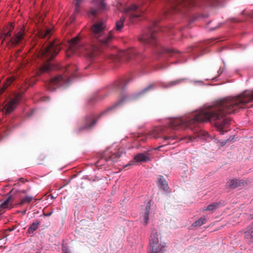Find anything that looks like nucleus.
<instances>
[{
  "mask_svg": "<svg viewBox=\"0 0 253 253\" xmlns=\"http://www.w3.org/2000/svg\"><path fill=\"white\" fill-rule=\"evenodd\" d=\"M253 101V90L247 91L234 97H226L213 102L184 118H177L170 122L175 124L173 128L188 127L198 123L215 121L214 124L221 134L227 132L230 124L228 118H224L227 114L235 113L249 102Z\"/></svg>",
  "mask_w": 253,
  "mask_h": 253,
  "instance_id": "f257e3e1",
  "label": "nucleus"
},
{
  "mask_svg": "<svg viewBox=\"0 0 253 253\" xmlns=\"http://www.w3.org/2000/svg\"><path fill=\"white\" fill-rule=\"evenodd\" d=\"M69 50L67 52L68 56H70L68 52L72 53L80 52L90 59H92L96 56L100 52L98 47L94 45L86 44L82 45L79 42L78 37L72 39L69 42Z\"/></svg>",
  "mask_w": 253,
  "mask_h": 253,
  "instance_id": "f03ea898",
  "label": "nucleus"
},
{
  "mask_svg": "<svg viewBox=\"0 0 253 253\" xmlns=\"http://www.w3.org/2000/svg\"><path fill=\"white\" fill-rule=\"evenodd\" d=\"M124 13V16L116 23V30L121 31L124 27V22L127 24H133L141 16L142 12L139 8V5L132 4L130 6L121 9Z\"/></svg>",
  "mask_w": 253,
  "mask_h": 253,
  "instance_id": "7ed1b4c3",
  "label": "nucleus"
},
{
  "mask_svg": "<svg viewBox=\"0 0 253 253\" xmlns=\"http://www.w3.org/2000/svg\"><path fill=\"white\" fill-rule=\"evenodd\" d=\"M105 25L103 22L95 23L91 28L93 36L105 45L109 44L113 37L112 32H105Z\"/></svg>",
  "mask_w": 253,
  "mask_h": 253,
  "instance_id": "20e7f679",
  "label": "nucleus"
},
{
  "mask_svg": "<svg viewBox=\"0 0 253 253\" xmlns=\"http://www.w3.org/2000/svg\"><path fill=\"white\" fill-rule=\"evenodd\" d=\"M174 119H170L168 121V126L166 128H163L161 127H157L155 128L153 130H152L149 133V137L151 138H159L160 137H163L164 139V142H165L167 144H173V142H171V140L175 139V136L171 135H167L162 136L160 134L161 132H164L165 133H168L169 131V129H173V130H178L180 129H184L186 127H180L178 129H176L175 128H173L172 126L175 125V124L171 123L170 121Z\"/></svg>",
  "mask_w": 253,
  "mask_h": 253,
  "instance_id": "39448f33",
  "label": "nucleus"
},
{
  "mask_svg": "<svg viewBox=\"0 0 253 253\" xmlns=\"http://www.w3.org/2000/svg\"><path fill=\"white\" fill-rule=\"evenodd\" d=\"M68 70L71 73V76L70 78L67 77L66 76L60 75L52 78L46 85L47 89L49 91H54L59 86L63 87L68 86L74 76L71 68H69Z\"/></svg>",
  "mask_w": 253,
  "mask_h": 253,
  "instance_id": "423d86ee",
  "label": "nucleus"
},
{
  "mask_svg": "<svg viewBox=\"0 0 253 253\" xmlns=\"http://www.w3.org/2000/svg\"><path fill=\"white\" fill-rule=\"evenodd\" d=\"M156 22H153L139 37V40L144 44L154 43L156 42L157 32L159 29Z\"/></svg>",
  "mask_w": 253,
  "mask_h": 253,
  "instance_id": "0eeeda50",
  "label": "nucleus"
},
{
  "mask_svg": "<svg viewBox=\"0 0 253 253\" xmlns=\"http://www.w3.org/2000/svg\"><path fill=\"white\" fill-rule=\"evenodd\" d=\"M150 248L151 253H164L166 251V247L159 243V234L156 229L152 230L150 238Z\"/></svg>",
  "mask_w": 253,
  "mask_h": 253,
  "instance_id": "6e6552de",
  "label": "nucleus"
},
{
  "mask_svg": "<svg viewBox=\"0 0 253 253\" xmlns=\"http://www.w3.org/2000/svg\"><path fill=\"white\" fill-rule=\"evenodd\" d=\"M60 50V48L59 46L58 42L53 41L42 50L40 55L43 58H46L47 61H49L57 55Z\"/></svg>",
  "mask_w": 253,
  "mask_h": 253,
  "instance_id": "1a4fd4ad",
  "label": "nucleus"
},
{
  "mask_svg": "<svg viewBox=\"0 0 253 253\" xmlns=\"http://www.w3.org/2000/svg\"><path fill=\"white\" fill-rule=\"evenodd\" d=\"M196 2L195 0H175L170 3V8L177 11L181 10L182 8H187L188 6H196Z\"/></svg>",
  "mask_w": 253,
  "mask_h": 253,
  "instance_id": "9d476101",
  "label": "nucleus"
},
{
  "mask_svg": "<svg viewBox=\"0 0 253 253\" xmlns=\"http://www.w3.org/2000/svg\"><path fill=\"white\" fill-rule=\"evenodd\" d=\"M14 25L11 24L7 25L5 29L3 30L2 33L0 35V39L2 40V42L5 41L10 42L12 44H15L16 40L14 37H11V31L14 29Z\"/></svg>",
  "mask_w": 253,
  "mask_h": 253,
  "instance_id": "9b49d317",
  "label": "nucleus"
},
{
  "mask_svg": "<svg viewBox=\"0 0 253 253\" xmlns=\"http://www.w3.org/2000/svg\"><path fill=\"white\" fill-rule=\"evenodd\" d=\"M210 136L208 134V133L203 130H200L198 131L196 135L194 137H191L190 136H187L186 137H185L181 139L182 140H187V142H192L193 141V139H197V138H200L205 140H208Z\"/></svg>",
  "mask_w": 253,
  "mask_h": 253,
  "instance_id": "f8f14e48",
  "label": "nucleus"
},
{
  "mask_svg": "<svg viewBox=\"0 0 253 253\" xmlns=\"http://www.w3.org/2000/svg\"><path fill=\"white\" fill-rule=\"evenodd\" d=\"M137 52L136 49L131 48L126 50L119 51L118 54V58L122 59H129L135 56Z\"/></svg>",
  "mask_w": 253,
  "mask_h": 253,
  "instance_id": "ddd939ff",
  "label": "nucleus"
},
{
  "mask_svg": "<svg viewBox=\"0 0 253 253\" xmlns=\"http://www.w3.org/2000/svg\"><path fill=\"white\" fill-rule=\"evenodd\" d=\"M96 121L94 120L92 116H87L85 119V125L84 126L79 129V131L83 129H90L95 124Z\"/></svg>",
  "mask_w": 253,
  "mask_h": 253,
  "instance_id": "4468645a",
  "label": "nucleus"
},
{
  "mask_svg": "<svg viewBox=\"0 0 253 253\" xmlns=\"http://www.w3.org/2000/svg\"><path fill=\"white\" fill-rule=\"evenodd\" d=\"M11 198L8 197L4 201L0 204V213L4 212L6 210H9L12 208L11 206Z\"/></svg>",
  "mask_w": 253,
  "mask_h": 253,
  "instance_id": "2eb2a0df",
  "label": "nucleus"
},
{
  "mask_svg": "<svg viewBox=\"0 0 253 253\" xmlns=\"http://www.w3.org/2000/svg\"><path fill=\"white\" fill-rule=\"evenodd\" d=\"M244 234L245 238L250 243H252L253 242V222L247 227Z\"/></svg>",
  "mask_w": 253,
  "mask_h": 253,
  "instance_id": "dca6fc26",
  "label": "nucleus"
},
{
  "mask_svg": "<svg viewBox=\"0 0 253 253\" xmlns=\"http://www.w3.org/2000/svg\"><path fill=\"white\" fill-rule=\"evenodd\" d=\"M106 161H111L112 162L117 161V159L121 156V154L119 152H114L111 154H109L108 150L105 152Z\"/></svg>",
  "mask_w": 253,
  "mask_h": 253,
  "instance_id": "f3484780",
  "label": "nucleus"
},
{
  "mask_svg": "<svg viewBox=\"0 0 253 253\" xmlns=\"http://www.w3.org/2000/svg\"><path fill=\"white\" fill-rule=\"evenodd\" d=\"M186 79H177L174 81H170L167 84H164L162 85V87L164 88H167L169 87H171L176 85H178L185 81Z\"/></svg>",
  "mask_w": 253,
  "mask_h": 253,
  "instance_id": "a211bd4d",
  "label": "nucleus"
},
{
  "mask_svg": "<svg viewBox=\"0 0 253 253\" xmlns=\"http://www.w3.org/2000/svg\"><path fill=\"white\" fill-rule=\"evenodd\" d=\"M134 159L137 162H147L150 160L149 157L147 154L144 153H139L137 154L134 156Z\"/></svg>",
  "mask_w": 253,
  "mask_h": 253,
  "instance_id": "6ab92c4d",
  "label": "nucleus"
},
{
  "mask_svg": "<svg viewBox=\"0 0 253 253\" xmlns=\"http://www.w3.org/2000/svg\"><path fill=\"white\" fill-rule=\"evenodd\" d=\"M92 2L96 6L98 10L103 11L106 9V4L104 0H93Z\"/></svg>",
  "mask_w": 253,
  "mask_h": 253,
  "instance_id": "aec40b11",
  "label": "nucleus"
},
{
  "mask_svg": "<svg viewBox=\"0 0 253 253\" xmlns=\"http://www.w3.org/2000/svg\"><path fill=\"white\" fill-rule=\"evenodd\" d=\"M38 35L41 38L48 39L51 35V30L50 29L40 30L38 32Z\"/></svg>",
  "mask_w": 253,
  "mask_h": 253,
  "instance_id": "412c9836",
  "label": "nucleus"
},
{
  "mask_svg": "<svg viewBox=\"0 0 253 253\" xmlns=\"http://www.w3.org/2000/svg\"><path fill=\"white\" fill-rule=\"evenodd\" d=\"M15 103L13 99L11 102L7 103L4 107L3 109L5 113L6 114H10L14 109Z\"/></svg>",
  "mask_w": 253,
  "mask_h": 253,
  "instance_id": "4be33fe9",
  "label": "nucleus"
},
{
  "mask_svg": "<svg viewBox=\"0 0 253 253\" xmlns=\"http://www.w3.org/2000/svg\"><path fill=\"white\" fill-rule=\"evenodd\" d=\"M158 184L159 186L163 190L167 191L168 189V186L163 176L161 175L159 176L158 181Z\"/></svg>",
  "mask_w": 253,
  "mask_h": 253,
  "instance_id": "5701e85b",
  "label": "nucleus"
},
{
  "mask_svg": "<svg viewBox=\"0 0 253 253\" xmlns=\"http://www.w3.org/2000/svg\"><path fill=\"white\" fill-rule=\"evenodd\" d=\"M241 181L237 179H231L227 182L228 186L231 188H236L241 184Z\"/></svg>",
  "mask_w": 253,
  "mask_h": 253,
  "instance_id": "b1692460",
  "label": "nucleus"
},
{
  "mask_svg": "<svg viewBox=\"0 0 253 253\" xmlns=\"http://www.w3.org/2000/svg\"><path fill=\"white\" fill-rule=\"evenodd\" d=\"M207 222V217L205 216L201 217L199 219L196 220L192 225L194 227H200L205 224Z\"/></svg>",
  "mask_w": 253,
  "mask_h": 253,
  "instance_id": "393cba45",
  "label": "nucleus"
},
{
  "mask_svg": "<svg viewBox=\"0 0 253 253\" xmlns=\"http://www.w3.org/2000/svg\"><path fill=\"white\" fill-rule=\"evenodd\" d=\"M125 99V98H123V99H121V100H120L119 102H118L117 103H116L115 104H114L113 106H112V107L107 109L106 110H105L104 111H103V112H102L100 116H99V117H101L102 116L104 115L105 114L109 112V111H110L111 110H112V109H113L114 108H116V107H117L118 106L121 105L123 100Z\"/></svg>",
  "mask_w": 253,
  "mask_h": 253,
  "instance_id": "a878e982",
  "label": "nucleus"
},
{
  "mask_svg": "<svg viewBox=\"0 0 253 253\" xmlns=\"http://www.w3.org/2000/svg\"><path fill=\"white\" fill-rule=\"evenodd\" d=\"M150 210V205L149 202L148 205L146 207L145 212V214H144V220H145V223L146 224H147V223H148Z\"/></svg>",
  "mask_w": 253,
  "mask_h": 253,
  "instance_id": "bb28decb",
  "label": "nucleus"
},
{
  "mask_svg": "<svg viewBox=\"0 0 253 253\" xmlns=\"http://www.w3.org/2000/svg\"><path fill=\"white\" fill-rule=\"evenodd\" d=\"M219 204L218 203H214L209 205L205 209L206 211H212L217 209L219 207Z\"/></svg>",
  "mask_w": 253,
  "mask_h": 253,
  "instance_id": "cd10ccee",
  "label": "nucleus"
},
{
  "mask_svg": "<svg viewBox=\"0 0 253 253\" xmlns=\"http://www.w3.org/2000/svg\"><path fill=\"white\" fill-rule=\"evenodd\" d=\"M39 223L40 222L38 221L33 223L29 227L28 229L29 233H33L38 228Z\"/></svg>",
  "mask_w": 253,
  "mask_h": 253,
  "instance_id": "c85d7f7f",
  "label": "nucleus"
},
{
  "mask_svg": "<svg viewBox=\"0 0 253 253\" xmlns=\"http://www.w3.org/2000/svg\"><path fill=\"white\" fill-rule=\"evenodd\" d=\"M154 88V86L152 84L148 85V86L146 87L145 88L141 90L139 92H138L137 94V95H139L142 94H144L145 92H148V91H150V90H152Z\"/></svg>",
  "mask_w": 253,
  "mask_h": 253,
  "instance_id": "c756f323",
  "label": "nucleus"
},
{
  "mask_svg": "<svg viewBox=\"0 0 253 253\" xmlns=\"http://www.w3.org/2000/svg\"><path fill=\"white\" fill-rule=\"evenodd\" d=\"M52 68V65L50 63H47L41 67V71L42 72L49 71L51 70Z\"/></svg>",
  "mask_w": 253,
  "mask_h": 253,
  "instance_id": "7c9ffc66",
  "label": "nucleus"
},
{
  "mask_svg": "<svg viewBox=\"0 0 253 253\" xmlns=\"http://www.w3.org/2000/svg\"><path fill=\"white\" fill-rule=\"evenodd\" d=\"M25 34V30L21 29L20 31L17 33V43H18V40H21L24 38V35Z\"/></svg>",
  "mask_w": 253,
  "mask_h": 253,
  "instance_id": "2f4dec72",
  "label": "nucleus"
},
{
  "mask_svg": "<svg viewBox=\"0 0 253 253\" xmlns=\"http://www.w3.org/2000/svg\"><path fill=\"white\" fill-rule=\"evenodd\" d=\"M32 197L26 196L21 200V203H20L19 204L22 205L24 203H29L32 201Z\"/></svg>",
  "mask_w": 253,
  "mask_h": 253,
  "instance_id": "473e14b6",
  "label": "nucleus"
},
{
  "mask_svg": "<svg viewBox=\"0 0 253 253\" xmlns=\"http://www.w3.org/2000/svg\"><path fill=\"white\" fill-rule=\"evenodd\" d=\"M75 2V13H78L80 11L79 6L81 3L83 1V0H74Z\"/></svg>",
  "mask_w": 253,
  "mask_h": 253,
  "instance_id": "72a5a7b5",
  "label": "nucleus"
},
{
  "mask_svg": "<svg viewBox=\"0 0 253 253\" xmlns=\"http://www.w3.org/2000/svg\"><path fill=\"white\" fill-rule=\"evenodd\" d=\"M234 138V136L232 135V136H230V137L228 139H226L225 141H221V142L218 141V142L220 143V144L221 146H223L227 143L232 142Z\"/></svg>",
  "mask_w": 253,
  "mask_h": 253,
  "instance_id": "f704fd0d",
  "label": "nucleus"
},
{
  "mask_svg": "<svg viewBox=\"0 0 253 253\" xmlns=\"http://www.w3.org/2000/svg\"><path fill=\"white\" fill-rule=\"evenodd\" d=\"M11 83V81H8L6 83H5L3 85V86L0 88V95L4 92L5 88L8 86Z\"/></svg>",
  "mask_w": 253,
  "mask_h": 253,
  "instance_id": "c9c22d12",
  "label": "nucleus"
},
{
  "mask_svg": "<svg viewBox=\"0 0 253 253\" xmlns=\"http://www.w3.org/2000/svg\"><path fill=\"white\" fill-rule=\"evenodd\" d=\"M62 250L63 253H70V251L64 245H62Z\"/></svg>",
  "mask_w": 253,
  "mask_h": 253,
  "instance_id": "e433bc0d",
  "label": "nucleus"
},
{
  "mask_svg": "<svg viewBox=\"0 0 253 253\" xmlns=\"http://www.w3.org/2000/svg\"><path fill=\"white\" fill-rule=\"evenodd\" d=\"M89 13V14L94 15L96 13V10L95 9L91 10Z\"/></svg>",
  "mask_w": 253,
  "mask_h": 253,
  "instance_id": "4c0bfd02",
  "label": "nucleus"
},
{
  "mask_svg": "<svg viewBox=\"0 0 253 253\" xmlns=\"http://www.w3.org/2000/svg\"><path fill=\"white\" fill-rule=\"evenodd\" d=\"M26 84H28L29 86H32L34 84L35 82H33V81L31 82V81H29L27 83H26Z\"/></svg>",
  "mask_w": 253,
  "mask_h": 253,
  "instance_id": "58836bf2",
  "label": "nucleus"
},
{
  "mask_svg": "<svg viewBox=\"0 0 253 253\" xmlns=\"http://www.w3.org/2000/svg\"><path fill=\"white\" fill-rule=\"evenodd\" d=\"M132 164H133L132 163H129V164H127V165H126L124 167V168H126V167L127 166H131Z\"/></svg>",
  "mask_w": 253,
  "mask_h": 253,
  "instance_id": "ea45409f",
  "label": "nucleus"
},
{
  "mask_svg": "<svg viewBox=\"0 0 253 253\" xmlns=\"http://www.w3.org/2000/svg\"><path fill=\"white\" fill-rule=\"evenodd\" d=\"M18 181H21L22 182H24L25 181V179L24 178L20 179Z\"/></svg>",
  "mask_w": 253,
  "mask_h": 253,
  "instance_id": "a19ab883",
  "label": "nucleus"
},
{
  "mask_svg": "<svg viewBox=\"0 0 253 253\" xmlns=\"http://www.w3.org/2000/svg\"><path fill=\"white\" fill-rule=\"evenodd\" d=\"M19 94L17 92V96H16V97H17V104L18 103V98H19Z\"/></svg>",
  "mask_w": 253,
  "mask_h": 253,
  "instance_id": "79ce46f5",
  "label": "nucleus"
},
{
  "mask_svg": "<svg viewBox=\"0 0 253 253\" xmlns=\"http://www.w3.org/2000/svg\"><path fill=\"white\" fill-rule=\"evenodd\" d=\"M103 160H104L103 159H102L100 160V161H103Z\"/></svg>",
  "mask_w": 253,
  "mask_h": 253,
  "instance_id": "37998d69",
  "label": "nucleus"
}]
</instances>
